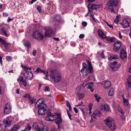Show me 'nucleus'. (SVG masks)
<instances>
[{
  "instance_id": "obj_60",
  "label": "nucleus",
  "mask_w": 131,
  "mask_h": 131,
  "mask_svg": "<svg viewBox=\"0 0 131 131\" xmlns=\"http://www.w3.org/2000/svg\"><path fill=\"white\" fill-rule=\"evenodd\" d=\"M68 116L69 117V118H70V119L71 120H72V118H71V114H68Z\"/></svg>"
},
{
  "instance_id": "obj_45",
  "label": "nucleus",
  "mask_w": 131,
  "mask_h": 131,
  "mask_svg": "<svg viewBox=\"0 0 131 131\" xmlns=\"http://www.w3.org/2000/svg\"><path fill=\"white\" fill-rule=\"evenodd\" d=\"M6 59L7 61H10L12 60V57L10 56H7L6 57Z\"/></svg>"
},
{
  "instance_id": "obj_48",
  "label": "nucleus",
  "mask_w": 131,
  "mask_h": 131,
  "mask_svg": "<svg viewBox=\"0 0 131 131\" xmlns=\"http://www.w3.org/2000/svg\"><path fill=\"white\" fill-rule=\"evenodd\" d=\"M82 25L83 26L85 27L87 25V23L85 21H83L82 23Z\"/></svg>"
},
{
  "instance_id": "obj_36",
  "label": "nucleus",
  "mask_w": 131,
  "mask_h": 131,
  "mask_svg": "<svg viewBox=\"0 0 131 131\" xmlns=\"http://www.w3.org/2000/svg\"><path fill=\"white\" fill-rule=\"evenodd\" d=\"M5 123L7 125H10V121L8 118H6V120L4 121Z\"/></svg>"
},
{
  "instance_id": "obj_25",
  "label": "nucleus",
  "mask_w": 131,
  "mask_h": 131,
  "mask_svg": "<svg viewBox=\"0 0 131 131\" xmlns=\"http://www.w3.org/2000/svg\"><path fill=\"white\" fill-rule=\"evenodd\" d=\"M2 45H3L5 48L7 49H9L10 46V44L8 43H7L5 40L4 41V43Z\"/></svg>"
},
{
  "instance_id": "obj_21",
  "label": "nucleus",
  "mask_w": 131,
  "mask_h": 131,
  "mask_svg": "<svg viewBox=\"0 0 131 131\" xmlns=\"http://www.w3.org/2000/svg\"><path fill=\"white\" fill-rule=\"evenodd\" d=\"M106 39L108 41L111 42H114L116 41L115 38L113 37H111L110 36L107 37Z\"/></svg>"
},
{
  "instance_id": "obj_28",
  "label": "nucleus",
  "mask_w": 131,
  "mask_h": 131,
  "mask_svg": "<svg viewBox=\"0 0 131 131\" xmlns=\"http://www.w3.org/2000/svg\"><path fill=\"white\" fill-rule=\"evenodd\" d=\"M123 102L124 105L126 106H128L129 104V103L128 100L126 99H124L123 100Z\"/></svg>"
},
{
  "instance_id": "obj_3",
  "label": "nucleus",
  "mask_w": 131,
  "mask_h": 131,
  "mask_svg": "<svg viewBox=\"0 0 131 131\" xmlns=\"http://www.w3.org/2000/svg\"><path fill=\"white\" fill-rule=\"evenodd\" d=\"M88 64L83 63V68L80 72L84 75H87L93 72V69L91 62L88 61Z\"/></svg>"
},
{
  "instance_id": "obj_40",
  "label": "nucleus",
  "mask_w": 131,
  "mask_h": 131,
  "mask_svg": "<svg viewBox=\"0 0 131 131\" xmlns=\"http://www.w3.org/2000/svg\"><path fill=\"white\" fill-rule=\"evenodd\" d=\"M92 106V104H90L89 106V113L90 114H91V110H92V108H91V106Z\"/></svg>"
},
{
  "instance_id": "obj_12",
  "label": "nucleus",
  "mask_w": 131,
  "mask_h": 131,
  "mask_svg": "<svg viewBox=\"0 0 131 131\" xmlns=\"http://www.w3.org/2000/svg\"><path fill=\"white\" fill-rule=\"evenodd\" d=\"M121 46V43L119 41L115 42L114 44V50L115 51H117L119 49Z\"/></svg>"
},
{
  "instance_id": "obj_53",
  "label": "nucleus",
  "mask_w": 131,
  "mask_h": 131,
  "mask_svg": "<svg viewBox=\"0 0 131 131\" xmlns=\"http://www.w3.org/2000/svg\"><path fill=\"white\" fill-rule=\"evenodd\" d=\"M74 111L76 113H77L78 112V110L75 107H74L73 108Z\"/></svg>"
},
{
  "instance_id": "obj_43",
  "label": "nucleus",
  "mask_w": 131,
  "mask_h": 131,
  "mask_svg": "<svg viewBox=\"0 0 131 131\" xmlns=\"http://www.w3.org/2000/svg\"><path fill=\"white\" fill-rule=\"evenodd\" d=\"M34 100L33 99H30L29 100V102L31 104H33L34 102Z\"/></svg>"
},
{
  "instance_id": "obj_7",
  "label": "nucleus",
  "mask_w": 131,
  "mask_h": 131,
  "mask_svg": "<svg viewBox=\"0 0 131 131\" xmlns=\"http://www.w3.org/2000/svg\"><path fill=\"white\" fill-rule=\"evenodd\" d=\"M130 20L129 19H125L123 20L122 23H120V24L123 28H127L129 26V24H130Z\"/></svg>"
},
{
  "instance_id": "obj_19",
  "label": "nucleus",
  "mask_w": 131,
  "mask_h": 131,
  "mask_svg": "<svg viewBox=\"0 0 131 131\" xmlns=\"http://www.w3.org/2000/svg\"><path fill=\"white\" fill-rule=\"evenodd\" d=\"M35 72L36 73H38L39 72H43L44 74H45V75L46 76V78H47V76H48L47 73H48V72L47 71L45 72L44 70H41L39 68H37L36 69V70L35 71Z\"/></svg>"
},
{
  "instance_id": "obj_49",
  "label": "nucleus",
  "mask_w": 131,
  "mask_h": 131,
  "mask_svg": "<svg viewBox=\"0 0 131 131\" xmlns=\"http://www.w3.org/2000/svg\"><path fill=\"white\" fill-rule=\"evenodd\" d=\"M45 90L46 91H49L50 90V88L48 86H46L45 88Z\"/></svg>"
},
{
  "instance_id": "obj_18",
  "label": "nucleus",
  "mask_w": 131,
  "mask_h": 131,
  "mask_svg": "<svg viewBox=\"0 0 131 131\" xmlns=\"http://www.w3.org/2000/svg\"><path fill=\"white\" fill-rule=\"evenodd\" d=\"M97 5L95 4H92L90 5L88 7V9L89 12H91L93 10L96 9H97Z\"/></svg>"
},
{
  "instance_id": "obj_17",
  "label": "nucleus",
  "mask_w": 131,
  "mask_h": 131,
  "mask_svg": "<svg viewBox=\"0 0 131 131\" xmlns=\"http://www.w3.org/2000/svg\"><path fill=\"white\" fill-rule=\"evenodd\" d=\"M53 30L51 29H48L45 32V34L46 36L51 37L53 34Z\"/></svg>"
},
{
  "instance_id": "obj_2",
  "label": "nucleus",
  "mask_w": 131,
  "mask_h": 131,
  "mask_svg": "<svg viewBox=\"0 0 131 131\" xmlns=\"http://www.w3.org/2000/svg\"><path fill=\"white\" fill-rule=\"evenodd\" d=\"M44 101L43 99H39L36 104V107L39 109L38 113L39 115H44L45 114V112L46 111L47 105L43 103Z\"/></svg>"
},
{
  "instance_id": "obj_8",
  "label": "nucleus",
  "mask_w": 131,
  "mask_h": 131,
  "mask_svg": "<svg viewBox=\"0 0 131 131\" xmlns=\"http://www.w3.org/2000/svg\"><path fill=\"white\" fill-rule=\"evenodd\" d=\"M110 66L112 70L113 71L117 70L119 68V66L116 62H114L110 64Z\"/></svg>"
},
{
  "instance_id": "obj_35",
  "label": "nucleus",
  "mask_w": 131,
  "mask_h": 131,
  "mask_svg": "<svg viewBox=\"0 0 131 131\" xmlns=\"http://www.w3.org/2000/svg\"><path fill=\"white\" fill-rule=\"evenodd\" d=\"M94 97H95L96 100V101L97 102H99L101 97L99 96V95L97 94H95L94 95Z\"/></svg>"
},
{
  "instance_id": "obj_41",
  "label": "nucleus",
  "mask_w": 131,
  "mask_h": 131,
  "mask_svg": "<svg viewBox=\"0 0 131 131\" xmlns=\"http://www.w3.org/2000/svg\"><path fill=\"white\" fill-rule=\"evenodd\" d=\"M37 9L39 13H41L42 12V9L41 7L38 6L37 7Z\"/></svg>"
},
{
  "instance_id": "obj_30",
  "label": "nucleus",
  "mask_w": 131,
  "mask_h": 131,
  "mask_svg": "<svg viewBox=\"0 0 131 131\" xmlns=\"http://www.w3.org/2000/svg\"><path fill=\"white\" fill-rule=\"evenodd\" d=\"M19 128V126L17 125H15L10 130V131H16Z\"/></svg>"
},
{
  "instance_id": "obj_34",
  "label": "nucleus",
  "mask_w": 131,
  "mask_h": 131,
  "mask_svg": "<svg viewBox=\"0 0 131 131\" xmlns=\"http://www.w3.org/2000/svg\"><path fill=\"white\" fill-rule=\"evenodd\" d=\"M67 102V105L69 108V110L71 111L72 110V108L69 102L68 101H66Z\"/></svg>"
},
{
  "instance_id": "obj_62",
  "label": "nucleus",
  "mask_w": 131,
  "mask_h": 131,
  "mask_svg": "<svg viewBox=\"0 0 131 131\" xmlns=\"http://www.w3.org/2000/svg\"><path fill=\"white\" fill-rule=\"evenodd\" d=\"M108 26H109L110 28H113V26L112 25H109Z\"/></svg>"
},
{
  "instance_id": "obj_33",
  "label": "nucleus",
  "mask_w": 131,
  "mask_h": 131,
  "mask_svg": "<svg viewBox=\"0 0 131 131\" xmlns=\"http://www.w3.org/2000/svg\"><path fill=\"white\" fill-rule=\"evenodd\" d=\"M31 127L29 126H28L27 127H26L24 130H21V131H29L31 130Z\"/></svg>"
},
{
  "instance_id": "obj_42",
  "label": "nucleus",
  "mask_w": 131,
  "mask_h": 131,
  "mask_svg": "<svg viewBox=\"0 0 131 131\" xmlns=\"http://www.w3.org/2000/svg\"><path fill=\"white\" fill-rule=\"evenodd\" d=\"M24 97L25 98H29L30 96L29 94H26L24 96Z\"/></svg>"
},
{
  "instance_id": "obj_9",
  "label": "nucleus",
  "mask_w": 131,
  "mask_h": 131,
  "mask_svg": "<svg viewBox=\"0 0 131 131\" xmlns=\"http://www.w3.org/2000/svg\"><path fill=\"white\" fill-rule=\"evenodd\" d=\"M17 81L20 84L23 85L25 87L27 86V83L26 81L23 79V77L22 76L20 77L17 79Z\"/></svg>"
},
{
  "instance_id": "obj_31",
  "label": "nucleus",
  "mask_w": 131,
  "mask_h": 131,
  "mask_svg": "<svg viewBox=\"0 0 131 131\" xmlns=\"http://www.w3.org/2000/svg\"><path fill=\"white\" fill-rule=\"evenodd\" d=\"M88 83V82L87 80L85 81L82 84L81 86V87H83L84 88L85 86H86Z\"/></svg>"
},
{
  "instance_id": "obj_1",
  "label": "nucleus",
  "mask_w": 131,
  "mask_h": 131,
  "mask_svg": "<svg viewBox=\"0 0 131 131\" xmlns=\"http://www.w3.org/2000/svg\"><path fill=\"white\" fill-rule=\"evenodd\" d=\"M56 114V115H53L50 112H48L47 113V116L46 118V120L48 121L55 120V123L57 125L58 128H59L60 123L62 122V119L60 114L57 113Z\"/></svg>"
},
{
  "instance_id": "obj_5",
  "label": "nucleus",
  "mask_w": 131,
  "mask_h": 131,
  "mask_svg": "<svg viewBox=\"0 0 131 131\" xmlns=\"http://www.w3.org/2000/svg\"><path fill=\"white\" fill-rule=\"evenodd\" d=\"M32 36L35 39L38 40H42L44 38V36L42 31H36L32 34Z\"/></svg>"
},
{
  "instance_id": "obj_54",
  "label": "nucleus",
  "mask_w": 131,
  "mask_h": 131,
  "mask_svg": "<svg viewBox=\"0 0 131 131\" xmlns=\"http://www.w3.org/2000/svg\"><path fill=\"white\" fill-rule=\"evenodd\" d=\"M118 35L119 38H122V36L121 35V33L120 31L119 32Z\"/></svg>"
},
{
  "instance_id": "obj_61",
  "label": "nucleus",
  "mask_w": 131,
  "mask_h": 131,
  "mask_svg": "<svg viewBox=\"0 0 131 131\" xmlns=\"http://www.w3.org/2000/svg\"><path fill=\"white\" fill-rule=\"evenodd\" d=\"M54 39L56 41H58L59 40V38H54Z\"/></svg>"
},
{
  "instance_id": "obj_39",
  "label": "nucleus",
  "mask_w": 131,
  "mask_h": 131,
  "mask_svg": "<svg viewBox=\"0 0 131 131\" xmlns=\"http://www.w3.org/2000/svg\"><path fill=\"white\" fill-rule=\"evenodd\" d=\"M107 10H108V11L109 12H113V13H115L114 10L113 9V8H107Z\"/></svg>"
},
{
  "instance_id": "obj_46",
  "label": "nucleus",
  "mask_w": 131,
  "mask_h": 131,
  "mask_svg": "<svg viewBox=\"0 0 131 131\" xmlns=\"http://www.w3.org/2000/svg\"><path fill=\"white\" fill-rule=\"evenodd\" d=\"M127 87L128 88L127 90L128 91L129 88H131V83H127Z\"/></svg>"
},
{
  "instance_id": "obj_20",
  "label": "nucleus",
  "mask_w": 131,
  "mask_h": 131,
  "mask_svg": "<svg viewBox=\"0 0 131 131\" xmlns=\"http://www.w3.org/2000/svg\"><path fill=\"white\" fill-rule=\"evenodd\" d=\"M93 84L94 83L93 82H91L89 84L88 87V88L90 89L92 92H93L94 90V85Z\"/></svg>"
},
{
  "instance_id": "obj_55",
  "label": "nucleus",
  "mask_w": 131,
  "mask_h": 131,
  "mask_svg": "<svg viewBox=\"0 0 131 131\" xmlns=\"http://www.w3.org/2000/svg\"><path fill=\"white\" fill-rule=\"evenodd\" d=\"M12 20H13V18H10V17H8V19L7 20V21L8 22H9V21H10Z\"/></svg>"
},
{
  "instance_id": "obj_11",
  "label": "nucleus",
  "mask_w": 131,
  "mask_h": 131,
  "mask_svg": "<svg viewBox=\"0 0 131 131\" xmlns=\"http://www.w3.org/2000/svg\"><path fill=\"white\" fill-rule=\"evenodd\" d=\"M11 106L9 103H8L5 105L4 112L5 114H9L11 111Z\"/></svg>"
},
{
  "instance_id": "obj_32",
  "label": "nucleus",
  "mask_w": 131,
  "mask_h": 131,
  "mask_svg": "<svg viewBox=\"0 0 131 131\" xmlns=\"http://www.w3.org/2000/svg\"><path fill=\"white\" fill-rule=\"evenodd\" d=\"M24 44L26 47H27L28 48H29L30 43L29 42L27 41H25L24 42Z\"/></svg>"
},
{
  "instance_id": "obj_47",
  "label": "nucleus",
  "mask_w": 131,
  "mask_h": 131,
  "mask_svg": "<svg viewBox=\"0 0 131 131\" xmlns=\"http://www.w3.org/2000/svg\"><path fill=\"white\" fill-rule=\"evenodd\" d=\"M127 83H131V76H129L127 79Z\"/></svg>"
},
{
  "instance_id": "obj_22",
  "label": "nucleus",
  "mask_w": 131,
  "mask_h": 131,
  "mask_svg": "<svg viewBox=\"0 0 131 131\" xmlns=\"http://www.w3.org/2000/svg\"><path fill=\"white\" fill-rule=\"evenodd\" d=\"M21 67L23 68L24 70L26 72H30V70H31V68L30 67H28L26 66H23V65H21Z\"/></svg>"
},
{
  "instance_id": "obj_50",
  "label": "nucleus",
  "mask_w": 131,
  "mask_h": 131,
  "mask_svg": "<svg viewBox=\"0 0 131 131\" xmlns=\"http://www.w3.org/2000/svg\"><path fill=\"white\" fill-rule=\"evenodd\" d=\"M5 40L3 39L2 38H0V42L2 44L4 43V42Z\"/></svg>"
},
{
  "instance_id": "obj_52",
  "label": "nucleus",
  "mask_w": 131,
  "mask_h": 131,
  "mask_svg": "<svg viewBox=\"0 0 131 131\" xmlns=\"http://www.w3.org/2000/svg\"><path fill=\"white\" fill-rule=\"evenodd\" d=\"M84 36V34H81L79 36V38H82Z\"/></svg>"
},
{
  "instance_id": "obj_15",
  "label": "nucleus",
  "mask_w": 131,
  "mask_h": 131,
  "mask_svg": "<svg viewBox=\"0 0 131 131\" xmlns=\"http://www.w3.org/2000/svg\"><path fill=\"white\" fill-rule=\"evenodd\" d=\"M24 76L26 79L30 80L33 77V74L31 72H27L24 73Z\"/></svg>"
},
{
  "instance_id": "obj_13",
  "label": "nucleus",
  "mask_w": 131,
  "mask_h": 131,
  "mask_svg": "<svg viewBox=\"0 0 131 131\" xmlns=\"http://www.w3.org/2000/svg\"><path fill=\"white\" fill-rule=\"evenodd\" d=\"M102 114L101 112L98 110H96L94 111L93 114V115L91 116V121L93 120L92 117L94 118H96L95 116H97L98 117H100L102 115Z\"/></svg>"
},
{
  "instance_id": "obj_26",
  "label": "nucleus",
  "mask_w": 131,
  "mask_h": 131,
  "mask_svg": "<svg viewBox=\"0 0 131 131\" xmlns=\"http://www.w3.org/2000/svg\"><path fill=\"white\" fill-rule=\"evenodd\" d=\"M115 90L114 88H111L109 91L108 95L109 96H112L115 93Z\"/></svg>"
},
{
  "instance_id": "obj_37",
  "label": "nucleus",
  "mask_w": 131,
  "mask_h": 131,
  "mask_svg": "<svg viewBox=\"0 0 131 131\" xmlns=\"http://www.w3.org/2000/svg\"><path fill=\"white\" fill-rule=\"evenodd\" d=\"M1 31L6 37H8L9 36V35L7 34L4 28H3L2 29Z\"/></svg>"
},
{
  "instance_id": "obj_57",
  "label": "nucleus",
  "mask_w": 131,
  "mask_h": 131,
  "mask_svg": "<svg viewBox=\"0 0 131 131\" xmlns=\"http://www.w3.org/2000/svg\"><path fill=\"white\" fill-rule=\"evenodd\" d=\"M3 15L4 16H7L8 15V14L6 13H3Z\"/></svg>"
},
{
  "instance_id": "obj_38",
  "label": "nucleus",
  "mask_w": 131,
  "mask_h": 131,
  "mask_svg": "<svg viewBox=\"0 0 131 131\" xmlns=\"http://www.w3.org/2000/svg\"><path fill=\"white\" fill-rule=\"evenodd\" d=\"M77 94L79 96L80 99L83 98L84 96V94L81 93H78Z\"/></svg>"
},
{
  "instance_id": "obj_63",
  "label": "nucleus",
  "mask_w": 131,
  "mask_h": 131,
  "mask_svg": "<svg viewBox=\"0 0 131 131\" xmlns=\"http://www.w3.org/2000/svg\"><path fill=\"white\" fill-rule=\"evenodd\" d=\"M114 22H115V23L116 24H118V21L117 19L115 20H114Z\"/></svg>"
},
{
  "instance_id": "obj_23",
  "label": "nucleus",
  "mask_w": 131,
  "mask_h": 131,
  "mask_svg": "<svg viewBox=\"0 0 131 131\" xmlns=\"http://www.w3.org/2000/svg\"><path fill=\"white\" fill-rule=\"evenodd\" d=\"M32 128L33 129H36L38 131H40L41 130L40 128L38 127L37 123H34L32 125Z\"/></svg>"
},
{
  "instance_id": "obj_14",
  "label": "nucleus",
  "mask_w": 131,
  "mask_h": 131,
  "mask_svg": "<svg viewBox=\"0 0 131 131\" xmlns=\"http://www.w3.org/2000/svg\"><path fill=\"white\" fill-rule=\"evenodd\" d=\"M127 56V53L126 50L124 49H121L120 51V57L122 59H124L126 58Z\"/></svg>"
},
{
  "instance_id": "obj_59",
  "label": "nucleus",
  "mask_w": 131,
  "mask_h": 131,
  "mask_svg": "<svg viewBox=\"0 0 131 131\" xmlns=\"http://www.w3.org/2000/svg\"><path fill=\"white\" fill-rule=\"evenodd\" d=\"M37 1V0H32L31 1V2L30 3L31 4H32L34 2H35Z\"/></svg>"
},
{
  "instance_id": "obj_10",
  "label": "nucleus",
  "mask_w": 131,
  "mask_h": 131,
  "mask_svg": "<svg viewBox=\"0 0 131 131\" xmlns=\"http://www.w3.org/2000/svg\"><path fill=\"white\" fill-rule=\"evenodd\" d=\"M118 0H110L108 2L107 5L109 7L114 6L116 7L118 5Z\"/></svg>"
},
{
  "instance_id": "obj_4",
  "label": "nucleus",
  "mask_w": 131,
  "mask_h": 131,
  "mask_svg": "<svg viewBox=\"0 0 131 131\" xmlns=\"http://www.w3.org/2000/svg\"><path fill=\"white\" fill-rule=\"evenodd\" d=\"M105 124L112 130H114L116 128L115 124L111 117H108L104 120Z\"/></svg>"
},
{
  "instance_id": "obj_29",
  "label": "nucleus",
  "mask_w": 131,
  "mask_h": 131,
  "mask_svg": "<svg viewBox=\"0 0 131 131\" xmlns=\"http://www.w3.org/2000/svg\"><path fill=\"white\" fill-rule=\"evenodd\" d=\"M103 109L104 111L105 112H107L109 111V109L108 106L107 105H104L103 106Z\"/></svg>"
},
{
  "instance_id": "obj_16",
  "label": "nucleus",
  "mask_w": 131,
  "mask_h": 131,
  "mask_svg": "<svg viewBox=\"0 0 131 131\" xmlns=\"http://www.w3.org/2000/svg\"><path fill=\"white\" fill-rule=\"evenodd\" d=\"M98 32L99 36L102 39H106L107 37L105 35L104 33L101 29L98 30Z\"/></svg>"
},
{
  "instance_id": "obj_6",
  "label": "nucleus",
  "mask_w": 131,
  "mask_h": 131,
  "mask_svg": "<svg viewBox=\"0 0 131 131\" xmlns=\"http://www.w3.org/2000/svg\"><path fill=\"white\" fill-rule=\"evenodd\" d=\"M50 77L56 82H58L61 80L60 75L55 72H52L50 75Z\"/></svg>"
},
{
  "instance_id": "obj_58",
  "label": "nucleus",
  "mask_w": 131,
  "mask_h": 131,
  "mask_svg": "<svg viewBox=\"0 0 131 131\" xmlns=\"http://www.w3.org/2000/svg\"><path fill=\"white\" fill-rule=\"evenodd\" d=\"M101 55L103 58H104V55L103 54V52L102 51V53L101 54Z\"/></svg>"
},
{
  "instance_id": "obj_56",
  "label": "nucleus",
  "mask_w": 131,
  "mask_h": 131,
  "mask_svg": "<svg viewBox=\"0 0 131 131\" xmlns=\"http://www.w3.org/2000/svg\"><path fill=\"white\" fill-rule=\"evenodd\" d=\"M40 130V131H47V129L45 128H42L41 130V129Z\"/></svg>"
},
{
  "instance_id": "obj_44",
  "label": "nucleus",
  "mask_w": 131,
  "mask_h": 131,
  "mask_svg": "<svg viewBox=\"0 0 131 131\" xmlns=\"http://www.w3.org/2000/svg\"><path fill=\"white\" fill-rule=\"evenodd\" d=\"M117 109L118 111L121 113L122 114L124 113V112H122V111L121 108L119 107H117Z\"/></svg>"
},
{
  "instance_id": "obj_24",
  "label": "nucleus",
  "mask_w": 131,
  "mask_h": 131,
  "mask_svg": "<svg viewBox=\"0 0 131 131\" xmlns=\"http://www.w3.org/2000/svg\"><path fill=\"white\" fill-rule=\"evenodd\" d=\"M111 85V83L109 81H106L104 83V87L106 89L109 88Z\"/></svg>"
},
{
  "instance_id": "obj_27",
  "label": "nucleus",
  "mask_w": 131,
  "mask_h": 131,
  "mask_svg": "<svg viewBox=\"0 0 131 131\" xmlns=\"http://www.w3.org/2000/svg\"><path fill=\"white\" fill-rule=\"evenodd\" d=\"M118 58V57L117 55H111L110 56V58L109 59L110 60H112V59H116Z\"/></svg>"
},
{
  "instance_id": "obj_51",
  "label": "nucleus",
  "mask_w": 131,
  "mask_h": 131,
  "mask_svg": "<svg viewBox=\"0 0 131 131\" xmlns=\"http://www.w3.org/2000/svg\"><path fill=\"white\" fill-rule=\"evenodd\" d=\"M36 50H34L32 52V55L34 56L36 55Z\"/></svg>"
},
{
  "instance_id": "obj_64",
  "label": "nucleus",
  "mask_w": 131,
  "mask_h": 131,
  "mask_svg": "<svg viewBox=\"0 0 131 131\" xmlns=\"http://www.w3.org/2000/svg\"><path fill=\"white\" fill-rule=\"evenodd\" d=\"M0 62L1 64L2 65V58L0 56Z\"/></svg>"
}]
</instances>
